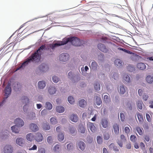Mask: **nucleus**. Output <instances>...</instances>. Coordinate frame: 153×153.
Listing matches in <instances>:
<instances>
[{"instance_id": "nucleus-1", "label": "nucleus", "mask_w": 153, "mask_h": 153, "mask_svg": "<svg viewBox=\"0 0 153 153\" xmlns=\"http://www.w3.org/2000/svg\"><path fill=\"white\" fill-rule=\"evenodd\" d=\"M68 42H71L73 45L78 46L82 45L83 42L76 37L65 38L63 39L62 41H59L55 44H50L47 48L49 49L50 48L49 47L53 50L56 47L65 45Z\"/></svg>"}, {"instance_id": "nucleus-2", "label": "nucleus", "mask_w": 153, "mask_h": 153, "mask_svg": "<svg viewBox=\"0 0 153 153\" xmlns=\"http://www.w3.org/2000/svg\"><path fill=\"white\" fill-rule=\"evenodd\" d=\"M49 45H47L46 48H45V45H42L30 57L28 58L24 62L20 67H24L27 66L30 61L38 59H40L42 54V51L44 50L48 49L51 51H53L54 49L53 50L52 48L49 47L50 48L49 49H48L47 47Z\"/></svg>"}, {"instance_id": "nucleus-3", "label": "nucleus", "mask_w": 153, "mask_h": 153, "mask_svg": "<svg viewBox=\"0 0 153 153\" xmlns=\"http://www.w3.org/2000/svg\"><path fill=\"white\" fill-rule=\"evenodd\" d=\"M68 77L73 82H76L80 79L79 74H74L71 71L68 73Z\"/></svg>"}, {"instance_id": "nucleus-4", "label": "nucleus", "mask_w": 153, "mask_h": 153, "mask_svg": "<svg viewBox=\"0 0 153 153\" xmlns=\"http://www.w3.org/2000/svg\"><path fill=\"white\" fill-rule=\"evenodd\" d=\"M4 153H13V148L12 146L9 144L5 145L3 148Z\"/></svg>"}, {"instance_id": "nucleus-5", "label": "nucleus", "mask_w": 153, "mask_h": 153, "mask_svg": "<svg viewBox=\"0 0 153 153\" xmlns=\"http://www.w3.org/2000/svg\"><path fill=\"white\" fill-rule=\"evenodd\" d=\"M14 123L19 127H21L24 126L25 123L21 118L18 117L15 120Z\"/></svg>"}, {"instance_id": "nucleus-6", "label": "nucleus", "mask_w": 153, "mask_h": 153, "mask_svg": "<svg viewBox=\"0 0 153 153\" xmlns=\"http://www.w3.org/2000/svg\"><path fill=\"white\" fill-rule=\"evenodd\" d=\"M16 143L18 146H23L25 144V140L22 137H17L16 140Z\"/></svg>"}, {"instance_id": "nucleus-7", "label": "nucleus", "mask_w": 153, "mask_h": 153, "mask_svg": "<svg viewBox=\"0 0 153 153\" xmlns=\"http://www.w3.org/2000/svg\"><path fill=\"white\" fill-rule=\"evenodd\" d=\"M69 57V55L67 53H63L60 55L59 59L61 61L65 62L68 60Z\"/></svg>"}, {"instance_id": "nucleus-8", "label": "nucleus", "mask_w": 153, "mask_h": 153, "mask_svg": "<svg viewBox=\"0 0 153 153\" xmlns=\"http://www.w3.org/2000/svg\"><path fill=\"white\" fill-rule=\"evenodd\" d=\"M76 146L78 148L83 151L86 148V144L85 143L82 141H78L76 143Z\"/></svg>"}, {"instance_id": "nucleus-9", "label": "nucleus", "mask_w": 153, "mask_h": 153, "mask_svg": "<svg viewBox=\"0 0 153 153\" xmlns=\"http://www.w3.org/2000/svg\"><path fill=\"white\" fill-rule=\"evenodd\" d=\"M94 101L98 105H100L102 103L100 96L98 94H96L94 97Z\"/></svg>"}, {"instance_id": "nucleus-10", "label": "nucleus", "mask_w": 153, "mask_h": 153, "mask_svg": "<svg viewBox=\"0 0 153 153\" xmlns=\"http://www.w3.org/2000/svg\"><path fill=\"white\" fill-rule=\"evenodd\" d=\"M10 85L8 84L4 90L5 96H9L10 95L11 91V88L10 86Z\"/></svg>"}, {"instance_id": "nucleus-11", "label": "nucleus", "mask_w": 153, "mask_h": 153, "mask_svg": "<svg viewBox=\"0 0 153 153\" xmlns=\"http://www.w3.org/2000/svg\"><path fill=\"white\" fill-rule=\"evenodd\" d=\"M21 100L23 103L24 104H25V105L23 106V110L24 112H25L27 110V109H26L25 108L27 107L26 105L29 102V99L26 96H23L22 97Z\"/></svg>"}, {"instance_id": "nucleus-12", "label": "nucleus", "mask_w": 153, "mask_h": 153, "mask_svg": "<svg viewBox=\"0 0 153 153\" xmlns=\"http://www.w3.org/2000/svg\"><path fill=\"white\" fill-rule=\"evenodd\" d=\"M100 123L103 128H107L108 125V119L105 118L102 119Z\"/></svg>"}, {"instance_id": "nucleus-13", "label": "nucleus", "mask_w": 153, "mask_h": 153, "mask_svg": "<svg viewBox=\"0 0 153 153\" xmlns=\"http://www.w3.org/2000/svg\"><path fill=\"white\" fill-rule=\"evenodd\" d=\"M30 129L33 132H36L39 130V127L37 124L34 123H32L29 125Z\"/></svg>"}, {"instance_id": "nucleus-14", "label": "nucleus", "mask_w": 153, "mask_h": 153, "mask_svg": "<svg viewBox=\"0 0 153 153\" xmlns=\"http://www.w3.org/2000/svg\"><path fill=\"white\" fill-rule=\"evenodd\" d=\"M97 47L99 50L103 52L107 53L108 51V50L105 45L101 43L98 44Z\"/></svg>"}, {"instance_id": "nucleus-15", "label": "nucleus", "mask_w": 153, "mask_h": 153, "mask_svg": "<svg viewBox=\"0 0 153 153\" xmlns=\"http://www.w3.org/2000/svg\"><path fill=\"white\" fill-rule=\"evenodd\" d=\"M70 120L74 123H76L78 120V117L76 114H72L69 116Z\"/></svg>"}, {"instance_id": "nucleus-16", "label": "nucleus", "mask_w": 153, "mask_h": 153, "mask_svg": "<svg viewBox=\"0 0 153 153\" xmlns=\"http://www.w3.org/2000/svg\"><path fill=\"white\" fill-rule=\"evenodd\" d=\"M35 136L32 133H28L26 136V139L28 142H32Z\"/></svg>"}, {"instance_id": "nucleus-17", "label": "nucleus", "mask_w": 153, "mask_h": 153, "mask_svg": "<svg viewBox=\"0 0 153 153\" xmlns=\"http://www.w3.org/2000/svg\"><path fill=\"white\" fill-rule=\"evenodd\" d=\"M46 82L43 80L39 81L38 83V87L39 89H42L46 86Z\"/></svg>"}, {"instance_id": "nucleus-18", "label": "nucleus", "mask_w": 153, "mask_h": 153, "mask_svg": "<svg viewBox=\"0 0 153 153\" xmlns=\"http://www.w3.org/2000/svg\"><path fill=\"white\" fill-rule=\"evenodd\" d=\"M56 91V89L55 86H52L49 87L48 89V92L51 95H53L55 94Z\"/></svg>"}, {"instance_id": "nucleus-19", "label": "nucleus", "mask_w": 153, "mask_h": 153, "mask_svg": "<svg viewBox=\"0 0 153 153\" xmlns=\"http://www.w3.org/2000/svg\"><path fill=\"white\" fill-rule=\"evenodd\" d=\"M127 88L123 85H121L119 87V90L121 94H124L126 92Z\"/></svg>"}, {"instance_id": "nucleus-20", "label": "nucleus", "mask_w": 153, "mask_h": 153, "mask_svg": "<svg viewBox=\"0 0 153 153\" xmlns=\"http://www.w3.org/2000/svg\"><path fill=\"white\" fill-rule=\"evenodd\" d=\"M88 128L90 129L91 131L93 132L95 131L96 128L94 123H89L88 124Z\"/></svg>"}, {"instance_id": "nucleus-21", "label": "nucleus", "mask_w": 153, "mask_h": 153, "mask_svg": "<svg viewBox=\"0 0 153 153\" xmlns=\"http://www.w3.org/2000/svg\"><path fill=\"white\" fill-rule=\"evenodd\" d=\"M18 126L16 125L14 126H12L11 127V130L15 134H18L19 133L20 129Z\"/></svg>"}, {"instance_id": "nucleus-22", "label": "nucleus", "mask_w": 153, "mask_h": 153, "mask_svg": "<svg viewBox=\"0 0 153 153\" xmlns=\"http://www.w3.org/2000/svg\"><path fill=\"white\" fill-rule=\"evenodd\" d=\"M43 136L40 133H37L36 134V140L37 142H40L43 140Z\"/></svg>"}, {"instance_id": "nucleus-23", "label": "nucleus", "mask_w": 153, "mask_h": 153, "mask_svg": "<svg viewBox=\"0 0 153 153\" xmlns=\"http://www.w3.org/2000/svg\"><path fill=\"white\" fill-rule=\"evenodd\" d=\"M47 68H38L36 71L37 74H41L45 72L47 70Z\"/></svg>"}, {"instance_id": "nucleus-24", "label": "nucleus", "mask_w": 153, "mask_h": 153, "mask_svg": "<svg viewBox=\"0 0 153 153\" xmlns=\"http://www.w3.org/2000/svg\"><path fill=\"white\" fill-rule=\"evenodd\" d=\"M69 130L71 134L72 135H74L76 133V130L75 128L71 126L69 128Z\"/></svg>"}, {"instance_id": "nucleus-25", "label": "nucleus", "mask_w": 153, "mask_h": 153, "mask_svg": "<svg viewBox=\"0 0 153 153\" xmlns=\"http://www.w3.org/2000/svg\"><path fill=\"white\" fill-rule=\"evenodd\" d=\"M113 129L115 134L116 135L118 134L119 131L118 125L117 124H114L113 126Z\"/></svg>"}, {"instance_id": "nucleus-26", "label": "nucleus", "mask_w": 153, "mask_h": 153, "mask_svg": "<svg viewBox=\"0 0 153 153\" xmlns=\"http://www.w3.org/2000/svg\"><path fill=\"white\" fill-rule=\"evenodd\" d=\"M45 107L48 110H51L52 108L53 105L51 102H47L45 103Z\"/></svg>"}, {"instance_id": "nucleus-27", "label": "nucleus", "mask_w": 153, "mask_h": 153, "mask_svg": "<svg viewBox=\"0 0 153 153\" xmlns=\"http://www.w3.org/2000/svg\"><path fill=\"white\" fill-rule=\"evenodd\" d=\"M56 110L59 113H62L65 111V108L62 106H58L56 107Z\"/></svg>"}, {"instance_id": "nucleus-28", "label": "nucleus", "mask_w": 153, "mask_h": 153, "mask_svg": "<svg viewBox=\"0 0 153 153\" xmlns=\"http://www.w3.org/2000/svg\"><path fill=\"white\" fill-rule=\"evenodd\" d=\"M128 70L131 72L134 73L137 72V71L139 70V68H128Z\"/></svg>"}, {"instance_id": "nucleus-29", "label": "nucleus", "mask_w": 153, "mask_h": 153, "mask_svg": "<svg viewBox=\"0 0 153 153\" xmlns=\"http://www.w3.org/2000/svg\"><path fill=\"white\" fill-rule=\"evenodd\" d=\"M86 104V101L84 99H82L79 102V105L82 108H84Z\"/></svg>"}, {"instance_id": "nucleus-30", "label": "nucleus", "mask_w": 153, "mask_h": 153, "mask_svg": "<svg viewBox=\"0 0 153 153\" xmlns=\"http://www.w3.org/2000/svg\"><path fill=\"white\" fill-rule=\"evenodd\" d=\"M109 147L111 149H113V150L116 152H118L119 151V149H118V147L115 146L113 143H111L109 146Z\"/></svg>"}, {"instance_id": "nucleus-31", "label": "nucleus", "mask_w": 153, "mask_h": 153, "mask_svg": "<svg viewBox=\"0 0 153 153\" xmlns=\"http://www.w3.org/2000/svg\"><path fill=\"white\" fill-rule=\"evenodd\" d=\"M20 88V85L19 83L15 82L14 83V88L16 91H19Z\"/></svg>"}, {"instance_id": "nucleus-32", "label": "nucleus", "mask_w": 153, "mask_h": 153, "mask_svg": "<svg viewBox=\"0 0 153 153\" xmlns=\"http://www.w3.org/2000/svg\"><path fill=\"white\" fill-rule=\"evenodd\" d=\"M123 79L125 82H127L129 83L131 81V79L130 77L127 74L124 75L123 76Z\"/></svg>"}, {"instance_id": "nucleus-33", "label": "nucleus", "mask_w": 153, "mask_h": 153, "mask_svg": "<svg viewBox=\"0 0 153 153\" xmlns=\"http://www.w3.org/2000/svg\"><path fill=\"white\" fill-rule=\"evenodd\" d=\"M146 80L148 83H152L153 82V77L151 75H148L146 77Z\"/></svg>"}, {"instance_id": "nucleus-34", "label": "nucleus", "mask_w": 153, "mask_h": 153, "mask_svg": "<svg viewBox=\"0 0 153 153\" xmlns=\"http://www.w3.org/2000/svg\"><path fill=\"white\" fill-rule=\"evenodd\" d=\"M122 62L119 59H117L115 60L114 64L116 66L120 67L122 65Z\"/></svg>"}, {"instance_id": "nucleus-35", "label": "nucleus", "mask_w": 153, "mask_h": 153, "mask_svg": "<svg viewBox=\"0 0 153 153\" xmlns=\"http://www.w3.org/2000/svg\"><path fill=\"white\" fill-rule=\"evenodd\" d=\"M137 108L141 110L142 109L143 102L141 100H138L137 102Z\"/></svg>"}, {"instance_id": "nucleus-36", "label": "nucleus", "mask_w": 153, "mask_h": 153, "mask_svg": "<svg viewBox=\"0 0 153 153\" xmlns=\"http://www.w3.org/2000/svg\"><path fill=\"white\" fill-rule=\"evenodd\" d=\"M104 100L106 104H108L110 102V98L107 95L104 96Z\"/></svg>"}, {"instance_id": "nucleus-37", "label": "nucleus", "mask_w": 153, "mask_h": 153, "mask_svg": "<svg viewBox=\"0 0 153 153\" xmlns=\"http://www.w3.org/2000/svg\"><path fill=\"white\" fill-rule=\"evenodd\" d=\"M66 147L68 151H71L73 150L74 146L73 143H69L67 145Z\"/></svg>"}, {"instance_id": "nucleus-38", "label": "nucleus", "mask_w": 153, "mask_h": 153, "mask_svg": "<svg viewBox=\"0 0 153 153\" xmlns=\"http://www.w3.org/2000/svg\"><path fill=\"white\" fill-rule=\"evenodd\" d=\"M52 80L55 83H57L60 80L59 78L56 75H54L52 77Z\"/></svg>"}, {"instance_id": "nucleus-39", "label": "nucleus", "mask_w": 153, "mask_h": 153, "mask_svg": "<svg viewBox=\"0 0 153 153\" xmlns=\"http://www.w3.org/2000/svg\"><path fill=\"white\" fill-rule=\"evenodd\" d=\"M50 123L52 125H55L57 123V121L56 119L54 117H52L50 119Z\"/></svg>"}, {"instance_id": "nucleus-40", "label": "nucleus", "mask_w": 153, "mask_h": 153, "mask_svg": "<svg viewBox=\"0 0 153 153\" xmlns=\"http://www.w3.org/2000/svg\"><path fill=\"white\" fill-rule=\"evenodd\" d=\"M94 87L95 89L97 91H99L100 89V85L99 83L96 82L94 84Z\"/></svg>"}, {"instance_id": "nucleus-41", "label": "nucleus", "mask_w": 153, "mask_h": 153, "mask_svg": "<svg viewBox=\"0 0 153 153\" xmlns=\"http://www.w3.org/2000/svg\"><path fill=\"white\" fill-rule=\"evenodd\" d=\"M68 102L70 103L71 104H73L74 103V100L72 96H69L68 98Z\"/></svg>"}, {"instance_id": "nucleus-42", "label": "nucleus", "mask_w": 153, "mask_h": 153, "mask_svg": "<svg viewBox=\"0 0 153 153\" xmlns=\"http://www.w3.org/2000/svg\"><path fill=\"white\" fill-rule=\"evenodd\" d=\"M78 131L82 133H84L85 132V128L82 125H80L79 128L78 129Z\"/></svg>"}, {"instance_id": "nucleus-43", "label": "nucleus", "mask_w": 153, "mask_h": 153, "mask_svg": "<svg viewBox=\"0 0 153 153\" xmlns=\"http://www.w3.org/2000/svg\"><path fill=\"white\" fill-rule=\"evenodd\" d=\"M88 68H81V70L82 74L84 76H85L86 72L88 71Z\"/></svg>"}, {"instance_id": "nucleus-44", "label": "nucleus", "mask_w": 153, "mask_h": 153, "mask_svg": "<svg viewBox=\"0 0 153 153\" xmlns=\"http://www.w3.org/2000/svg\"><path fill=\"white\" fill-rule=\"evenodd\" d=\"M58 140L60 141H62L64 138V135L62 133H60L58 135Z\"/></svg>"}, {"instance_id": "nucleus-45", "label": "nucleus", "mask_w": 153, "mask_h": 153, "mask_svg": "<svg viewBox=\"0 0 153 153\" xmlns=\"http://www.w3.org/2000/svg\"><path fill=\"white\" fill-rule=\"evenodd\" d=\"M43 128L45 130H48L50 129V127L49 124L46 123L43 124Z\"/></svg>"}, {"instance_id": "nucleus-46", "label": "nucleus", "mask_w": 153, "mask_h": 153, "mask_svg": "<svg viewBox=\"0 0 153 153\" xmlns=\"http://www.w3.org/2000/svg\"><path fill=\"white\" fill-rule=\"evenodd\" d=\"M137 117L140 123H142L143 120V115L139 113L137 114Z\"/></svg>"}, {"instance_id": "nucleus-47", "label": "nucleus", "mask_w": 153, "mask_h": 153, "mask_svg": "<svg viewBox=\"0 0 153 153\" xmlns=\"http://www.w3.org/2000/svg\"><path fill=\"white\" fill-rule=\"evenodd\" d=\"M53 138L51 136H48L47 138V141L49 144H52L53 142Z\"/></svg>"}, {"instance_id": "nucleus-48", "label": "nucleus", "mask_w": 153, "mask_h": 153, "mask_svg": "<svg viewBox=\"0 0 153 153\" xmlns=\"http://www.w3.org/2000/svg\"><path fill=\"white\" fill-rule=\"evenodd\" d=\"M97 141L98 143L101 144L102 142V137L100 136H98L97 137Z\"/></svg>"}, {"instance_id": "nucleus-49", "label": "nucleus", "mask_w": 153, "mask_h": 153, "mask_svg": "<svg viewBox=\"0 0 153 153\" xmlns=\"http://www.w3.org/2000/svg\"><path fill=\"white\" fill-rule=\"evenodd\" d=\"M103 137L105 140H108L110 137L109 134L107 132H105L103 134Z\"/></svg>"}, {"instance_id": "nucleus-50", "label": "nucleus", "mask_w": 153, "mask_h": 153, "mask_svg": "<svg viewBox=\"0 0 153 153\" xmlns=\"http://www.w3.org/2000/svg\"><path fill=\"white\" fill-rule=\"evenodd\" d=\"M53 151L56 152H58L59 150V146L58 144L56 145L53 148Z\"/></svg>"}, {"instance_id": "nucleus-51", "label": "nucleus", "mask_w": 153, "mask_h": 153, "mask_svg": "<svg viewBox=\"0 0 153 153\" xmlns=\"http://www.w3.org/2000/svg\"><path fill=\"white\" fill-rule=\"evenodd\" d=\"M137 131L140 135L143 134V132L142 129L139 127H137L136 128Z\"/></svg>"}, {"instance_id": "nucleus-52", "label": "nucleus", "mask_w": 153, "mask_h": 153, "mask_svg": "<svg viewBox=\"0 0 153 153\" xmlns=\"http://www.w3.org/2000/svg\"><path fill=\"white\" fill-rule=\"evenodd\" d=\"M5 97L3 99V100L2 102L0 103V107L3 105L5 102H6L7 98L8 96H5Z\"/></svg>"}, {"instance_id": "nucleus-53", "label": "nucleus", "mask_w": 153, "mask_h": 153, "mask_svg": "<svg viewBox=\"0 0 153 153\" xmlns=\"http://www.w3.org/2000/svg\"><path fill=\"white\" fill-rule=\"evenodd\" d=\"M118 75L117 73H113L112 76V77L115 80H117L118 79Z\"/></svg>"}, {"instance_id": "nucleus-54", "label": "nucleus", "mask_w": 153, "mask_h": 153, "mask_svg": "<svg viewBox=\"0 0 153 153\" xmlns=\"http://www.w3.org/2000/svg\"><path fill=\"white\" fill-rule=\"evenodd\" d=\"M136 138V137L134 135H131L130 137V140L133 142L135 141Z\"/></svg>"}, {"instance_id": "nucleus-55", "label": "nucleus", "mask_w": 153, "mask_h": 153, "mask_svg": "<svg viewBox=\"0 0 153 153\" xmlns=\"http://www.w3.org/2000/svg\"><path fill=\"white\" fill-rule=\"evenodd\" d=\"M120 117L121 120L123 121L125 119V116L124 114L122 112H121L120 114Z\"/></svg>"}, {"instance_id": "nucleus-56", "label": "nucleus", "mask_w": 153, "mask_h": 153, "mask_svg": "<svg viewBox=\"0 0 153 153\" xmlns=\"http://www.w3.org/2000/svg\"><path fill=\"white\" fill-rule=\"evenodd\" d=\"M45 150L44 148H41L39 149L38 151V153H45Z\"/></svg>"}, {"instance_id": "nucleus-57", "label": "nucleus", "mask_w": 153, "mask_h": 153, "mask_svg": "<svg viewBox=\"0 0 153 153\" xmlns=\"http://www.w3.org/2000/svg\"><path fill=\"white\" fill-rule=\"evenodd\" d=\"M118 49L119 50H122L123 51H124L125 52L127 53H130V51H128V50H126L125 49L122 48H118Z\"/></svg>"}, {"instance_id": "nucleus-58", "label": "nucleus", "mask_w": 153, "mask_h": 153, "mask_svg": "<svg viewBox=\"0 0 153 153\" xmlns=\"http://www.w3.org/2000/svg\"><path fill=\"white\" fill-rule=\"evenodd\" d=\"M127 108L130 110H131L132 109L131 104L130 103H128L127 105Z\"/></svg>"}, {"instance_id": "nucleus-59", "label": "nucleus", "mask_w": 153, "mask_h": 153, "mask_svg": "<svg viewBox=\"0 0 153 153\" xmlns=\"http://www.w3.org/2000/svg\"><path fill=\"white\" fill-rule=\"evenodd\" d=\"M120 139L121 141H122V142H125L126 140L125 138V137L124 135L123 134H122L120 136Z\"/></svg>"}, {"instance_id": "nucleus-60", "label": "nucleus", "mask_w": 153, "mask_h": 153, "mask_svg": "<svg viewBox=\"0 0 153 153\" xmlns=\"http://www.w3.org/2000/svg\"><path fill=\"white\" fill-rule=\"evenodd\" d=\"M123 142H122V141L121 140H118L117 141V143L120 147H123Z\"/></svg>"}, {"instance_id": "nucleus-61", "label": "nucleus", "mask_w": 153, "mask_h": 153, "mask_svg": "<svg viewBox=\"0 0 153 153\" xmlns=\"http://www.w3.org/2000/svg\"><path fill=\"white\" fill-rule=\"evenodd\" d=\"M124 131L126 133H128L130 132V129L128 127H126L125 128Z\"/></svg>"}, {"instance_id": "nucleus-62", "label": "nucleus", "mask_w": 153, "mask_h": 153, "mask_svg": "<svg viewBox=\"0 0 153 153\" xmlns=\"http://www.w3.org/2000/svg\"><path fill=\"white\" fill-rule=\"evenodd\" d=\"M143 127L145 129L147 130L149 129V126L147 123H145L143 125Z\"/></svg>"}, {"instance_id": "nucleus-63", "label": "nucleus", "mask_w": 153, "mask_h": 153, "mask_svg": "<svg viewBox=\"0 0 153 153\" xmlns=\"http://www.w3.org/2000/svg\"><path fill=\"white\" fill-rule=\"evenodd\" d=\"M98 65L95 62H93L91 63V67H97Z\"/></svg>"}, {"instance_id": "nucleus-64", "label": "nucleus", "mask_w": 153, "mask_h": 153, "mask_svg": "<svg viewBox=\"0 0 153 153\" xmlns=\"http://www.w3.org/2000/svg\"><path fill=\"white\" fill-rule=\"evenodd\" d=\"M146 117L147 120L148 122L150 121V117L149 115L148 114H146Z\"/></svg>"}]
</instances>
